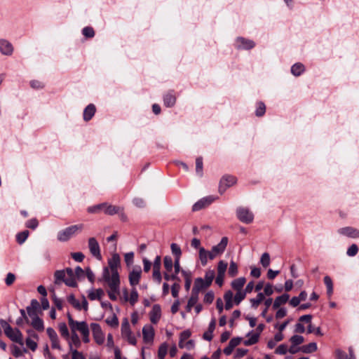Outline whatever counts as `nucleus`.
<instances>
[{
  "mask_svg": "<svg viewBox=\"0 0 359 359\" xmlns=\"http://www.w3.org/2000/svg\"><path fill=\"white\" fill-rule=\"evenodd\" d=\"M121 258L117 253L112 255L111 257L108 260L109 268L105 267L103 269L102 277L104 278V271L107 270V275L109 279L118 278L119 279V275L118 273V268L120 266Z\"/></svg>",
  "mask_w": 359,
  "mask_h": 359,
  "instance_id": "obj_1",
  "label": "nucleus"
},
{
  "mask_svg": "<svg viewBox=\"0 0 359 359\" xmlns=\"http://www.w3.org/2000/svg\"><path fill=\"white\" fill-rule=\"evenodd\" d=\"M120 207L108 205L106 203L97 204L95 205L90 206L87 208V211L89 213H99L103 211L105 214L109 215H113L114 214L118 213L121 210Z\"/></svg>",
  "mask_w": 359,
  "mask_h": 359,
  "instance_id": "obj_2",
  "label": "nucleus"
},
{
  "mask_svg": "<svg viewBox=\"0 0 359 359\" xmlns=\"http://www.w3.org/2000/svg\"><path fill=\"white\" fill-rule=\"evenodd\" d=\"M107 270L106 269L104 274V280L107 283L109 290L107 293L109 297L111 300H116L117 295L120 293V279L118 278H112L109 279L108 275Z\"/></svg>",
  "mask_w": 359,
  "mask_h": 359,
  "instance_id": "obj_3",
  "label": "nucleus"
},
{
  "mask_svg": "<svg viewBox=\"0 0 359 359\" xmlns=\"http://www.w3.org/2000/svg\"><path fill=\"white\" fill-rule=\"evenodd\" d=\"M0 323L4 330L5 334L13 341L23 345L22 334L18 329H13L4 320H1Z\"/></svg>",
  "mask_w": 359,
  "mask_h": 359,
  "instance_id": "obj_4",
  "label": "nucleus"
},
{
  "mask_svg": "<svg viewBox=\"0 0 359 359\" xmlns=\"http://www.w3.org/2000/svg\"><path fill=\"white\" fill-rule=\"evenodd\" d=\"M83 229V224H82L68 226L57 233V240L61 242H66L69 241L72 236L76 235L78 232L81 231Z\"/></svg>",
  "mask_w": 359,
  "mask_h": 359,
  "instance_id": "obj_5",
  "label": "nucleus"
},
{
  "mask_svg": "<svg viewBox=\"0 0 359 359\" xmlns=\"http://www.w3.org/2000/svg\"><path fill=\"white\" fill-rule=\"evenodd\" d=\"M121 335L123 338H126L130 344H136V338L131 333L129 321L127 318H124L121 323Z\"/></svg>",
  "mask_w": 359,
  "mask_h": 359,
  "instance_id": "obj_6",
  "label": "nucleus"
},
{
  "mask_svg": "<svg viewBox=\"0 0 359 359\" xmlns=\"http://www.w3.org/2000/svg\"><path fill=\"white\" fill-rule=\"evenodd\" d=\"M238 219L245 224H250L253 222L254 215L248 208L240 207L236 210Z\"/></svg>",
  "mask_w": 359,
  "mask_h": 359,
  "instance_id": "obj_7",
  "label": "nucleus"
},
{
  "mask_svg": "<svg viewBox=\"0 0 359 359\" xmlns=\"http://www.w3.org/2000/svg\"><path fill=\"white\" fill-rule=\"evenodd\" d=\"M236 182V177L233 175H226L223 176L219 181V192L223 194L228 188L234 185Z\"/></svg>",
  "mask_w": 359,
  "mask_h": 359,
  "instance_id": "obj_8",
  "label": "nucleus"
},
{
  "mask_svg": "<svg viewBox=\"0 0 359 359\" xmlns=\"http://www.w3.org/2000/svg\"><path fill=\"white\" fill-rule=\"evenodd\" d=\"M88 247L90 254L97 260L102 259V255L99 243L95 237H90L88 240Z\"/></svg>",
  "mask_w": 359,
  "mask_h": 359,
  "instance_id": "obj_9",
  "label": "nucleus"
},
{
  "mask_svg": "<svg viewBox=\"0 0 359 359\" xmlns=\"http://www.w3.org/2000/svg\"><path fill=\"white\" fill-rule=\"evenodd\" d=\"M90 328L95 342L99 345L102 344L104 341V335L100 325L93 323L90 324Z\"/></svg>",
  "mask_w": 359,
  "mask_h": 359,
  "instance_id": "obj_10",
  "label": "nucleus"
},
{
  "mask_svg": "<svg viewBox=\"0 0 359 359\" xmlns=\"http://www.w3.org/2000/svg\"><path fill=\"white\" fill-rule=\"evenodd\" d=\"M228 264L226 262L220 260L217 264V276L215 279V283L219 285L222 286L224 283V278L225 273L227 269Z\"/></svg>",
  "mask_w": 359,
  "mask_h": 359,
  "instance_id": "obj_11",
  "label": "nucleus"
},
{
  "mask_svg": "<svg viewBox=\"0 0 359 359\" xmlns=\"http://www.w3.org/2000/svg\"><path fill=\"white\" fill-rule=\"evenodd\" d=\"M337 232L343 236L352 238H359V230L351 226H346L338 229Z\"/></svg>",
  "mask_w": 359,
  "mask_h": 359,
  "instance_id": "obj_12",
  "label": "nucleus"
},
{
  "mask_svg": "<svg viewBox=\"0 0 359 359\" xmlns=\"http://www.w3.org/2000/svg\"><path fill=\"white\" fill-rule=\"evenodd\" d=\"M14 48L6 39H0V52L2 55L10 56L13 54Z\"/></svg>",
  "mask_w": 359,
  "mask_h": 359,
  "instance_id": "obj_13",
  "label": "nucleus"
},
{
  "mask_svg": "<svg viewBox=\"0 0 359 359\" xmlns=\"http://www.w3.org/2000/svg\"><path fill=\"white\" fill-rule=\"evenodd\" d=\"M214 201L215 198L211 196L203 198L193 205L192 210L193 211L200 210L201 209L211 204Z\"/></svg>",
  "mask_w": 359,
  "mask_h": 359,
  "instance_id": "obj_14",
  "label": "nucleus"
},
{
  "mask_svg": "<svg viewBox=\"0 0 359 359\" xmlns=\"http://www.w3.org/2000/svg\"><path fill=\"white\" fill-rule=\"evenodd\" d=\"M141 273L142 271L140 266H138L137 269H134L131 272H130L128 278L130 284L133 287L139 284Z\"/></svg>",
  "mask_w": 359,
  "mask_h": 359,
  "instance_id": "obj_15",
  "label": "nucleus"
},
{
  "mask_svg": "<svg viewBox=\"0 0 359 359\" xmlns=\"http://www.w3.org/2000/svg\"><path fill=\"white\" fill-rule=\"evenodd\" d=\"M144 341L147 343L152 342L154 337V329L150 325H146L142 329Z\"/></svg>",
  "mask_w": 359,
  "mask_h": 359,
  "instance_id": "obj_16",
  "label": "nucleus"
},
{
  "mask_svg": "<svg viewBox=\"0 0 359 359\" xmlns=\"http://www.w3.org/2000/svg\"><path fill=\"white\" fill-rule=\"evenodd\" d=\"M65 271L66 279L65 280V283L69 287H76L77 283L74 271L71 268H67Z\"/></svg>",
  "mask_w": 359,
  "mask_h": 359,
  "instance_id": "obj_17",
  "label": "nucleus"
},
{
  "mask_svg": "<svg viewBox=\"0 0 359 359\" xmlns=\"http://www.w3.org/2000/svg\"><path fill=\"white\" fill-rule=\"evenodd\" d=\"M255 46V43L254 41L245 39L243 37H238L236 39V46L238 48H243V49H251Z\"/></svg>",
  "mask_w": 359,
  "mask_h": 359,
  "instance_id": "obj_18",
  "label": "nucleus"
},
{
  "mask_svg": "<svg viewBox=\"0 0 359 359\" xmlns=\"http://www.w3.org/2000/svg\"><path fill=\"white\" fill-rule=\"evenodd\" d=\"M228 238L227 237H223L222 238L220 242L216 245H214L212 248V250L217 255H221L224 251L228 244Z\"/></svg>",
  "mask_w": 359,
  "mask_h": 359,
  "instance_id": "obj_19",
  "label": "nucleus"
},
{
  "mask_svg": "<svg viewBox=\"0 0 359 359\" xmlns=\"http://www.w3.org/2000/svg\"><path fill=\"white\" fill-rule=\"evenodd\" d=\"M161 316V306L158 304L153 306L152 310L150 312V320L152 323L156 324L159 320Z\"/></svg>",
  "mask_w": 359,
  "mask_h": 359,
  "instance_id": "obj_20",
  "label": "nucleus"
},
{
  "mask_svg": "<svg viewBox=\"0 0 359 359\" xmlns=\"http://www.w3.org/2000/svg\"><path fill=\"white\" fill-rule=\"evenodd\" d=\"M206 283L205 280L201 278H198L195 280L194 285L192 289V293L196 294L198 295V293L201 290H204L209 287L208 285H206Z\"/></svg>",
  "mask_w": 359,
  "mask_h": 359,
  "instance_id": "obj_21",
  "label": "nucleus"
},
{
  "mask_svg": "<svg viewBox=\"0 0 359 359\" xmlns=\"http://www.w3.org/2000/svg\"><path fill=\"white\" fill-rule=\"evenodd\" d=\"M104 294V290L101 288L97 290L90 289L88 292V297L91 301H94L95 299L100 300Z\"/></svg>",
  "mask_w": 359,
  "mask_h": 359,
  "instance_id": "obj_22",
  "label": "nucleus"
},
{
  "mask_svg": "<svg viewBox=\"0 0 359 359\" xmlns=\"http://www.w3.org/2000/svg\"><path fill=\"white\" fill-rule=\"evenodd\" d=\"M95 107L93 104H88L83 111V119L86 121L90 120L95 113Z\"/></svg>",
  "mask_w": 359,
  "mask_h": 359,
  "instance_id": "obj_23",
  "label": "nucleus"
},
{
  "mask_svg": "<svg viewBox=\"0 0 359 359\" xmlns=\"http://www.w3.org/2000/svg\"><path fill=\"white\" fill-rule=\"evenodd\" d=\"M246 279L244 277H240L233 280L231 282V287L236 291H242L244 285L245 284Z\"/></svg>",
  "mask_w": 359,
  "mask_h": 359,
  "instance_id": "obj_24",
  "label": "nucleus"
},
{
  "mask_svg": "<svg viewBox=\"0 0 359 359\" xmlns=\"http://www.w3.org/2000/svg\"><path fill=\"white\" fill-rule=\"evenodd\" d=\"M290 296L287 294H283L281 296H279L275 299V301L273 304V308L276 309L279 308L281 305L285 304L289 300Z\"/></svg>",
  "mask_w": 359,
  "mask_h": 359,
  "instance_id": "obj_25",
  "label": "nucleus"
},
{
  "mask_svg": "<svg viewBox=\"0 0 359 359\" xmlns=\"http://www.w3.org/2000/svg\"><path fill=\"white\" fill-rule=\"evenodd\" d=\"M69 341L68 342L69 344V348H70V345H72V348L75 347L74 349H77L81 346V340L79 339V335L76 334V332H72L71 338L69 339Z\"/></svg>",
  "mask_w": 359,
  "mask_h": 359,
  "instance_id": "obj_26",
  "label": "nucleus"
},
{
  "mask_svg": "<svg viewBox=\"0 0 359 359\" xmlns=\"http://www.w3.org/2000/svg\"><path fill=\"white\" fill-rule=\"evenodd\" d=\"M176 97L172 93H168L164 95L163 102L167 107H172L175 105Z\"/></svg>",
  "mask_w": 359,
  "mask_h": 359,
  "instance_id": "obj_27",
  "label": "nucleus"
},
{
  "mask_svg": "<svg viewBox=\"0 0 359 359\" xmlns=\"http://www.w3.org/2000/svg\"><path fill=\"white\" fill-rule=\"evenodd\" d=\"M318 348L317 344L315 342H311L309 344L304 345L299 347L301 351L304 353H311L316 351Z\"/></svg>",
  "mask_w": 359,
  "mask_h": 359,
  "instance_id": "obj_28",
  "label": "nucleus"
},
{
  "mask_svg": "<svg viewBox=\"0 0 359 359\" xmlns=\"http://www.w3.org/2000/svg\"><path fill=\"white\" fill-rule=\"evenodd\" d=\"M198 257L201 264L203 266H205L208 263V251L206 250L204 248H199Z\"/></svg>",
  "mask_w": 359,
  "mask_h": 359,
  "instance_id": "obj_29",
  "label": "nucleus"
},
{
  "mask_svg": "<svg viewBox=\"0 0 359 359\" xmlns=\"http://www.w3.org/2000/svg\"><path fill=\"white\" fill-rule=\"evenodd\" d=\"M304 71V66L302 63H295L291 67L292 74L295 76H299Z\"/></svg>",
  "mask_w": 359,
  "mask_h": 359,
  "instance_id": "obj_30",
  "label": "nucleus"
},
{
  "mask_svg": "<svg viewBox=\"0 0 359 359\" xmlns=\"http://www.w3.org/2000/svg\"><path fill=\"white\" fill-rule=\"evenodd\" d=\"M264 299V294L262 292H259L255 298L250 299L251 306L257 309Z\"/></svg>",
  "mask_w": 359,
  "mask_h": 359,
  "instance_id": "obj_31",
  "label": "nucleus"
},
{
  "mask_svg": "<svg viewBox=\"0 0 359 359\" xmlns=\"http://www.w3.org/2000/svg\"><path fill=\"white\" fill-rule=\"evenodd\" d=\"M55 283L59 284L61 281L65 283L66 279V271L65 270H58L55 272Z\"/></svg>",
  "mask_w": 359,
  "mask_h": 359,
  "instance_id": "obj_32",
  "label": "nucleus"
},
{
  "mask_svg": "<svg viewBox=\"0 0 359 359\" xmlns=\"http://www.w3.org/2000/svg\"><path fill=\"white\" fill-rule=\"evenodd\" d=\"M248 336L249 337V339L244 341V344L245 346H250L256 344L259 337V333H249Z\"/></svg>",
  "mask_w": 359,
  "mask_h": 359,
  "instance_id": "obj_33",
  "label": "nucleus"
},
{
  "mask_svg": "<svg viewBox=\"0 0 359 359\" xmlns=\"http://www.w3.org/2000/svg\"><path fill=\"white\" fill-rule=\"evenodd\" d=\"M324 283L327 287V294L331 297L333 293V283L331 278L328 276L324 277Z\"/></svg>",
  "mask_w": 359,
  "mask_h": 359,
  "instance_id": "obj_34",
  "label": "nucleus"
},
{
  "mask_svg": "<svg viewBox=\"0 0 359 359\" xmlns=\"http://www.w3.org/2000/svg\"><path fill=\"white\" fill-rule=\"evenodd\" d=\"M33 327L39 331H42L44 329L43 322L38 316H35L32 321Z\"/></svg>",
  "mask_w": 359,
  "mask_h": 359,
  "instance_id": "obj_35",
  "label": "nucleus"
},
{
  "mask_svg": "<svg viewBox=\"0 0 359 359\" xmlns=\"http://www.w3.org/2000/svg\"><path fill=\"white\" fill-rule=\"evenodd\" d=\"M58 328L61 336L64 337L65 339L69 340V332L67 325L65 323H60L58 324Z\"/></svg>",
  "mask_w": 359,
  "mask_h": 359,
  "instance_id": "obj_36",
  "label": "nucleus"
},
{
  "mask_svg": "<svg viewBox=\"0 0 359 359\" xmlns=\"http://www.w3.org/2000/svg\"><path fill=\"white\" fill-rule=\"evenodd\" d=\"M198 300V295L191 292V297L188 301L187 305V311L188 312L191 311V308L196 304Z\"/></svg>",
  "mask_w": 359,
  "mask_h": 359,
  "instance_id": "obj_37",
  "label": "nucleus"
},
{
  "mask_svg": "<svg viewBox=\"0 0 359 359\" xmlns=\"http://www.w3.org/2000/svg\"><path fill=\"white\" fill-rule=\"evenodd\" d=\"M191 334V333L189 330H184L180 334V341H179L180 348H184V341L190 337Z\"/></svg>",
  "mask_w": 359,
  "mask_h": 359,
  "instance_id": "obj_38",
  "label": "nucleus"
},
{
  "mask_svg": "<svg viewBox=\"0 0 359 359\" xmlns=\"http://www.w3.org/2000/svg\"><path fill=\"white\" fill-rule=\"evenodd\" d=\"M138 292L137 290L135 287H133L131 290L130 294L128 297V302H129L132 306H134L135 303L138 301Z\"/></svg>",
  "mask_w": 359,
  "mask_h": 359,
  "instance_id": "obj_39",
  "label": "nucleus"
},
{
  "mask_svg": "<svg viewBox=\"0 0 359 359\" xmlns=\"http://www.w3.org/2000/svg\"><path fill=\"white\" fill-rule=\"evenodd\" d=\"M215 276V273L214 270H208L206 271L205 275V278L203 279L206 283V285L210 286Z\"/></svg>",
  "mask_w": 359,
  "mask_h": 359,
  "instance_id": "obj_40",
  "label": "nucleus"
},
{
  "mask_svg": "<svg viewBox=\"0 0 359 359\" xmlns=\"http://www.w3.org/2000/svg\"><path fill=\"white\" fill-rule=\"evenodd\" d=\"M67 317L69 325L70 327L72 332H76L77 327H79L80 322L74 320L70 314H68Z\"/></svg>",
  "mask_w": 359,
  "mask_h": 359,
  "instance_id": "obj_41",
  "label": "nucleus"
},
{
  "mask_svg": "<svg viewBox=\"0 0 359 359\" xmlns=\"http://www.w3.org/2000/svg\"><path fill=\"white\" fill-rule=\"evenodd\" d=\"M238 272V265L233 261H231L230 265L228 270V273L231 277H234L237 275Z\"/></svg>",
  "mask_w": 359,
  "mask_h": 359,
  "instance_id": "obj_42",
  "label": "nucleus"
},
{
  "mask_svg": "<svg viewBox=\"0 0 359 359\" xmlns=\"http://www.w3.org/2000/svg\"><path fill=\"white\" fill-rule=\"evenodd\" d=\"M171 252L175 255V259H180L182 250L180 247L176 243H172L170 245Z\"/></svg>",
  "mask_w": 359,
  "mask_h": 359,
  "instance_id": "obj_43",
  "label": "nucleus"
},
{
  "mask_svg": "<svg viewBox=\"0 0 359 359\" xmlns=\"http://www.w3.org/2000/svg\"><path fill=\"white\" fill-rule=\"evenodd\" d=\"M270 255L267 252H264L262 255L261 259H260V263L264 267L266 268L270 264Z\"/></svg>",
  "mask_w": 359,
  "mask_h": 359,
  "instance_id": "obj_44",
  "label": "nucleus"
},
{
  "mask_svg": "<svg viewBox=\"0 0 359 359\" xmlns=\"http://www.w3.org/2000/svg\"><path fill=\"white\" fill-rule=\"evenodd\" d=\"M163 264L165 269L168 271H171L173 266V262L170 257L165 256L163 259Z\"/></svg>",
  "mask_w": 359,
  "mask_h": 359,
  "instance_id": "obj_45",
  "label": "nucleus"
},
{
  "mask_svg": "<svg viewBox=\"0 0 359 359\" xmlns=\"http://www.w3.org/2000/svg\"><path fill=\"white\" fill-rule=\"evenodd\" d=\"M196 172L201 177L203 175V158L198 157L196 160Z\"/></svg>",
  "mask_w": 359,
  "mask_h": 359,
  "instance_id": "obj_46",
  "label": "nucleus"
},
{
  "mask_svg": "<svg viewBox=\"0 0 359 359\" xmlns=\"http://www.w3.org/2000/svg\"><path fill=\"white\" fill-rule=\"evenodd\" d=\"M168 351V346L166 344H162L158 351V357L159 359H164Z\"/></svg>",
  "mask_w": 359,
  "mask_h": 359,
  "instance_id": "obj_47",
  "label": "nucleus"
},
{
  "mask_svg": "<svg viewBox=\"0 0 359 359\" xmlns=\"http://www.w3.org/2000/svg\"><path fill=\"white\" fill-rule=\"evenodd\" d=\"M106 323L112 327H116L118 325V320L116 315L107 318Z\"/></svg>",
  "mask_w": 359,
  "mask_h": 359,
  "instance_id": "obj_48",
  "label": "nucleus"
},
{
  "mask_svg": "<svg viewBox=\"0 0 359 359\" xmlns=\"http://www.w3.org/2000/svg\"><path fill=\"white\" fill-rule=\"evenodd\" d=\"M246 296V292L242 291H236V294L234 297V302L236 304H239L242 300L245 299Z\"/></svg>",
  "mask_w": 359,
  "mask_h": 359,
  "instance_id": "obj_49",
  "label": "nucleus"
},
{
  "mask_svg": "<svg viewBox=\"0 0 359 359\" xmlns=\"http://www.w3.org/2000/svg\"><path fill=\"white\" fill-rule=\"evenodd\" d=\"M68 302L76 309L81 310V306L79 302L75 298L74 295L71 294L68 297Z\"/></svg>",
  "mask_w": 359,
  "mask_h": 359,
  "instance_id": "obj_50",
  "label": "nucleus"
},
{
  "mask_svg": "<svg viewBox=\"0 0 359 359\" xmlns=\"http://www.w3.org/2000/svg\"><path fill=\"white\" fill-rule=\"evenodd\" d=\"M29 236V231L25 230L17 235V241L20 244H22L27 238Z\"/></svg>",
  "mask_w": 359,
  "mask_h": 359,
  "instance_id": "obj_51",
  "label": "nucleus"
},
{
  "mask_svg": "<svg viewBox=\"0 0 359 359\" xmlns=\"http://www.w3.org/2000/svg\"><path fill=\"white\" fill-rule=\"evenodd\" d=\"M82 34L86 38H93L95 36V32L93 27H85L82 29Z\"/></svg>",
  "mask_w": 359,
  "mask_h": 359,
  "instance_id": "obj_52",
  "label": "nucleus"
},
{
  "mask_svg": "<svg viewBox=\"0 0 359 359\" xmlns=\"http://www.w3.org/2000/svg\"><path fill=\"white\" fill-rule=\"evenodd\" d=\"M70 352L72 353V359H85L86 358L81 352H79L76 349H74V348H72V345H70Z\"/></svg>",
  "mask_w": 359,
  "mask_h": 359,
  "instance_id": "obj_53",
  "label": "nucleus"
},
{
  "mask_svg": "<svg viewBox=\"0 0 359 359\" xmlns=\"http://www.w3.org/2000/svg\"><path fill=\"white\" fill-rule=\"evenodd\" d=\"M290 341L292 344L297 346L302 344L304 341V339L302 336L294 335L290 338Z\"/></svg>",
  "mask_w": 359,
  "mask_h": 359,
  "instance_id": "obj_54",
  "label": "nucleus"
},
{
  "mask_svg": "<svg viewBox=\"0 0 359 359\" xmlns=\"http://www.w3.org/2000/svg\"><path fill=\"white\" fill-rule=\"evenodd\" d=\"M358 252V247L355 244H352L347 250L346 254L349 257H353L357 255Z\"/></svg>",
  "mask_w": 359,
  "mask_h": 359,
  "instance_id": "obj_55",
  "label": "nucleus"
},
{
  "mask_svg": "<svg viewBox=\"0 0 359 359\" xmlns=\"http://www.w3.org/2000/svg\"><path fill=\"white\" fill-rule=\"evenodd\" d=\"M266 110L265 104L263 102H259L255 114L257 116H262L264 114Z\"/></svg>",
  "mask_w": 359,
  "mask_h": 359,
  "instance_id": "obj_56",
  "label": "nucleus"
},
{
  "mask_svg": "<svg viewBox=\"0 0 359 359\" xmlns=\"http://www.w3.org/2000/svg\"><path fill=\"white\" fill-rule=\"evenodd\" d=\"M134 259V253L133 252H130L126 253L124 255V260L127 266H130L133 263Z\"/></svg>",
  "mask_w": 359,
  "mask_h": 359,
  "instance_id": "obj_57",
  "label": "nucleus"
},
{
  "mask_svg": "<svg viewBox=\"0 0 359 359\" xmlns=\"http://www.w3.org/2000/svg\"><path fill=\"white\" fill-rule=\"evenodd\" d=\"M77 331H79L81 334L89 331L88 325L85 321H81L77 327Z\"/></svg>",
  "mask_w": 359,
  "mask_h": 359,
  "instance_id": "obj_58",
  "label": "nucleus"
},
{
  "mask_svg": "<svg viewBox=\"0 0 359 359\" xmlns=\"http://www.w3.org/2000/svg\"><path fill=\"white\" fill-rule=\"evenodd\" d=\"M72 257L78 262H81L83 261L85 256L82 252H72L71 254Z\"/></svg>",
  "mask_w": 359,
  "mask_h": 359,
  "instance_id": "obj_59",
  "label": "nucleus"
},
{
  "mask_svg": "<svg viewBox=\"0 0 359 359\" xmlns=\"http://www.w3.org/2000/svg\"><path fill=\"white\" fill-rule=\"evenodd\" d=\"M25 225L27 228H29L32 229H35L38 226L39 222L36 219L34 218V219L28 220L26 222Z\"/></svg>",
  "mask_w": 359,
  "mask_h": 359,
  "instance_id": "obj_60",
  "label": "nucleus"
},
{
  "mask_svg": "<svg viewBox=\"0 0 359 359\" xmlns=\"http://www.w3.org/2000/svg\"><path fill=\"white\" fill-rule=\"evenodd\" d=\"M287 346L286 344H280L276 349L275 353L280 355H284L287 352Z\"/></svg>",
  "mask_w": 359,
  "mask_h": 359,
  "instance_id": "obj_61",
  "label": "nucleus"
},
{
  "mask_svg": "<svg viewBox=\"0 0 359 359\" xmlns=\"http://www.w3.org/2000/svg\"><path fill=\"white\" fill-rule=\"evenodd\" d=\"M46 332L50 339V341H53V339L58 338L56 332L52 327H48L46 329Z\"/></svg>",
  "mask_w": 359,
  "mask_h": 359,
  "instance_id": "obj_62",
  "label": "nucleus"
},
{
  "mask_svg": "<svg viewBox=\"0 0 359 359\" xmlns=\"http://www.w3.org/2000/svg\"><path fill=\"white\" fill-rule=\"evenodd\" d=\"M46 332L50 339V341H53V339L58 338L56 332L52 327H48L46 329Z\"/></svg>",
  "mask_w": 359,
  "mask_h": 359,
  "instance_id": "obj_63",
  "label": "nucleus"
},
{
  "mask_svg": "<svg viewBox=\"0 0 359 359\" xmlns=\"http://www.w3.org/2000/svg\"><path fill=\"white\" fill-rule=\"evenodd\" d=\"M335 352L337 359H355V358H348L346 353L340 349H337Z\"/></svg>",
  "mask_w": 359,
  "mask_h": 359,
  "instance_id": "obj_64",
  "label": "nucleus"
}]
</instances>
